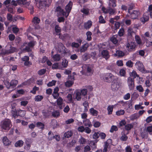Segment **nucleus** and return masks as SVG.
Wrapping results in <instances>:
<instances>
[{"mask_svg": "<svg viewBox=\"0 0 152 152\" xmlns=\"http://www.w3.org/2000/svg\"><path fill=\"white\" fill-rule=\"evenodd\" d=\"M23 143L22 140H19L15 143V146L16 147H22L23 144Z\"/></svg>", "mask_w": 152, "mask_h": 152, "instance_id": "obj_25", "label": "nucleus"}, {"mask_svg": "<svg viewBox=\"0 0 152 152\" xmlns=\"http://www.w3.org/2000/svg\"><path fill=\"white\" fill-rule=\"evenodd\" d=\"M128 13L131 18L133 19H136L140 14L139 11L137 10H133L132 12L129 11Z\"/></svg>", "mask_w": 152, "mask_h": 152, "instance_id": "obj_8", "label": "nucleus"}, {"mask_svg": "<svg viewBox=\"0 0 152 152\" xmlns=\"http://www.w3.org/2000/svg\"><path fill=\"white\" fill-rule=\"evenodd\" d=\"M37 126L39 128L43 129L44 128V125L40 122H37Z\"/></svg>", "mask_w": 152, "mask_h": 152, "instance_id": "obj_55", "label": "nucleus"}, {"mask_svg": "<svg viewBox=\"0 0 152 152\" xmlns=\"http://www.w3.org/2000/svg\"><path fill=\"white\" fill-rule=\"evenodd\" d=\"M56 81L55 80H52L51 82H49L47 84L48 87L52 86L55 85Z\"/></svg>", "mask_w": 152, "mask_h": 152, "instance_id": "obj_64", "label": "nucleus"}, {"mask_svg": "<svg viewBox=\"0 0 152 152\" xmlns=\"http://www.w3.org/2000/svg\"><path fill=\"white\" fill-rule=\"evenodd\" d=\"M40 21V19L37 17H35L33 19V22H34V23L36 24H37L39 23Z\"/></svg>", "mask_w": 152, "mask_h": 152, "instance_id": "obj_61", "label": "nucleus"}, {"mask_svg": "<svg viewBox=\"0 0 152 152\" xmlns=\"http://www.w3.org/2000/svg\"><path fill=\"white\" fill-rule=\"evenodd\" d=\"M116 1L110 0L109 2V5L110 7H115L116 6Z\"/></svg>", "mask_w": 152, "mask_h": 152, "instance_id": "obj_38", "label": "nucleus"}, {"mask_svg": "<svg viewBox=\"0 0 152 152\" xmlns=\"http://www.w3.org/2000/svg\"><path fill=\"white\" fill-rule=\"evenodd\" d=\"M90 57L89 54L87 53H85L82 56V58L84 61H86Z\"/></svg>", "mask_w": 152, "mask_h": 152, "instance_id": "obj_32", "label": "nucleus"}, {"mask_svg": "<svg viewBox=\"0 0 152 152\" xmlns=\"http://www.w3.org/2000/svg\"><path fill=\"white\" fill-rule=\"evenodd\" d=\"M125 113V111L124 110H120L116 112V114L118 115H123Z\"/></svg>", "mask_w": 152, "mask_h": 152, "instance_id": "obj_54", "label": "nucleus"}, {"mask_svg": "<svg viewBox=\"0 0 152 152\" xmlns=\"http://www.w3.org/2000/svg\"><path fill=\"white\" fill-rule=\"evenodd\" d=\"M79 142L80 144H83L86 143V140L84 138L81 137L79 139Z\"/></svg>", "mask_w": 152, "mask_h": 152, "instance_id": "obj_46", "label": "nucleus"}, {"mask_svg": "<svg viewBox=\"0 0 152 152\" xmlns=\"http://www.w3.org/2000/svg\"><path fill=\"white\" fill-rule=\"evenodd\" d=\"M139 117V114L137 113H134L130 117V118L131 120H134L137 119Z\"/></svg>", "mask_w": 152, "mask_h": 152, "instance_id": "obj_30", "label": "nucleus"}, {"mask_svg": "<svg viewBox=\"0 0 152 152\" xmlns=\"http://www.w3.org/2000/svg\"><path fill=\"white\" fill-rule=\"evenodd\" d=\"M50 112L48 111H45L43 110L42 111V113L45 118H48L50 115Z\"/></svg>", "mask_w": 152, "mask_h": 152, "instance_id": "obj_27", "label": "nucleus"}, {"mask_svg": "<svg viewBox=\"0 0 152 152\" xmlns=\"http://www.w3.org/2000/svg\"><path fill=\"white\" fill-rule=\"evenodd\" d=\"M56 11L57 13L60 15L65 16H66V12L63 9H62L60 7L57 8Z\"/></svg>", "mask_w": 152, "mask_h": 152, "instance_id": "obj_13", "label": "nucleus"}, {"mask_svg": "<svg viewBox=\"0 0 152 152\" xmlns=\"http://www.w3.org/2000/svg\"><path fill=\"white\" fill-rule=\"evenodd\" d=\"M68 61L66 59L63 60L62 62V65L63 67L64 68L68 66Z\"/></svg>", "mask_w": 152, "mask_h": 152, "instance_id": "obj_39", "label": "nucleus"}, {"mask_svg": "<svg viewBox=\"0 0 152 152\" xmlns=\"http://www.w3.org/2000/svg\"><path fill=\"white\" fill-rule=\"evenodd\" d=\"M101 53L102 57L104 58L106 60H107L110 57L109 53L107 50H103L101 52Z\"/></svg>", "mask_w": 152, "mask_h": 152, "instance_id": "obj_11", "label": "nucleus"}, {"mask_svg": "<svg viewBox=\"0 0 152 152\" xmlns=\"http://www.w3.org/2000/svg\"><path fill=\"white\" fill-rule=\"evenodd\" d=\"M89 47V45L88 43L84 44L80 48V53H84L87 50Z\"/></svg>", "mask_w": 152, "mask_h": 152, "instance_id": "obj_14", "label": "nucleus"}, {"mask_svg": "<svg viewBox=\"0 0 152 152\" xmlns=\"http://www.w3.org/2000/svg\"><path fill=\"white\" fill-rule=\"evenodd\" d=\"M4 83L7 88H13L17 85L18 81L15 80H12L10 83L8 81L6 80L4 81Z\"/></svg>", "mask_w": 152, "mask_h": 152, "instance_id": "obj_3", "label": "nucleus"}, {"mask_svg": "<svg viewBox=\"0 0 152 152\" xmlns=\"http://www.w3.org/2000/svg\"><path fill=\"white\" fill-rule=\"evenodd\" d=\"M72 135V133L71 132L68 131L64 134V136L66 138L70 137Z\"/></svg>", "mask_w": 152, "mask_h": 152, "instance_id": "obj_37", "label": "nucleus"}, {"mask_svg": "<svg viewBox=\"0 0 152 152\" xmlns=\"http://www.w3.org/2000/svg\"><path fill=\"white\" fill-rule=\"evenodd\" d=\"M18 115L21 117H23L25 114V112L24 110H20L18 112Z\"/></svg>", "mask_w": 152, "mask_h": 152, "instance_id": "obj_43", "label": "nucleus"}, {"mask_svg": "<svg viewBox=\"0 0 152 152\" xmlns=\"http://www.w3.org/2000/svg\"><path fill=\"white\" fill-rule=\"evenodd\" d=\"M46 71V69H41L38 71V73L39 75H42L45 74Z\"/></svg>", "mask_w": 152, "mask_h": 152, "instance_id": "obj_48", "label": "nucleus"}, {"mask_svg": "<svg viewBox=\"0 0 152 152\" xmlns=\"http://www.w3.org/2000/svg\"><path fill=\"white\" fill-rule=\"evenodd\" d=\"M118 129V128L116 126L113 125L112 126L110 131V132L113 133L114 131H117Z\"/></svg>", "mask_w": 152, "mask_h": 152, "instance_id": "obj_50", "label": "nucleus"}, {"mask_svg": "<svg viewBox=\"0 0 152 152\" xmlns=\"http://www.w3.org/2000/svg\"><path fill=\"white\" fill-rule=\"evenodd\" d=\"M121 134L122 136L120 138V140L123 141H126L128 139V137L125 134L124 132H121Z\"/></svg>", "mask_w": 152, "mask_h": 152, "instance_id": "obj_20", "label": "nucleus"}, {"mask_svg": "<svg viewBox=\"0 0 152 152\" xmlns=\"http://www.w3.org/2000/svg\"><path fill=\"white\" fill-rule=\"evenodd\" d=\"M135 39L137 42L139 44L141 43V42L140 37L137 35L135 36Z\"/></svg>", "mask_w": 152, "mask_h": 152, "instance_id": "obj_60", "label": "nucleus"}, {"mask_svg": "<svg viewBox=\"0 0 152 152\" xmlns=\"http://www.w3.org/2000/svg\"><path fill=\"white\" fill-rule=\"evenodd\" d=\"M103 80L106 82L110 83L113 80L116 79L114 76L111 73L107 74L103 78Z\"/></svg>", "mask_w": 152, "mask_h": 152, "instance_id": "obj_4", "label": "nucleus"}, {"mask_svg": "<svg viewBox=\"0 0 152 152\" xmlns=\"http://www.w3.org/2000/svg\"><path fill=\"white\" fill-rule=\"evenodd\" d=\"M135 65L138 70L142 73H145V69L142 62L140 61H137Z\"/></svg>", "mask_w": 152, "mask_h": 152, "instance_id": "obj_7", "label": "nucleus"}, {"mask_svg": "<svg viewBox=\"0 0 152 152\" xmlns=\"http://www.w3.org/2000/svg\"><path fill=\"white\" fill-rule=\"evenodd\" d=\"M11 125V121L9 119H5L2 121L0 124V126L1 128L5 130H9Z\"/></svg>", "mask_w": 152, "mask_h": 152, "instance_id": "obj_1", "label": "nucleus"}, {"mask_svg": "<svg viewBox=\"0 0 152 152\" xmlns=\"http://www.w3.org/2000/svg\"><path fill=\"white\" fill-rule=\"evenodd\" d=\"M57 104L61 105L62 104L63 99L61 97H59L57 100Z\"/></svg>", "mask_w": 152, "mask_h": 152, "instance_id": "obj_59", "label": "nucleus"}, {"mask_svg": "<svg viewBox=\"0 0 152 152\" xmlns=\"http://www.w3.org/2000/svg\"><path fill=\"white\" fill-rule=\"evenodd\" d=\"M148 17L146 16H144L143 17L140 18V20L143 23L148 20Z\"/></svg>", "mask_w": 152, "mask_h": 152, "instance_id": "obj_35", "label": "nucleus"}, {"mask_svg": "<svg viewBox=\"0 0 152 152\" xmlns=\"http://www.w3.org/2000/svg\"><path fill=\"white\" fill-rule=\"evenodd\" d=\"M81 95L80 92H77L75 93L74 94V99H76L78 101H79L81 99Z\"/></svg>", "mask_w": 152, "mask_h": 152, "instance_id": "obj_17", "label": "nucleus"}, {"mask_svg": "<svg viewBox=\"0 0 152 152\" xmlns=\"http://www.w3.org/2000/svg\"><path fill=\"white\" fill-rule=\"evenodd\" d=\"M128 83L129 89L133 90L134 87V82L133 78L131 77H129L128 78Z\"/></svg>", "mask_w": 152, "mask_h": 152, "instance_id": "obj_10", "label": "nucleus"}, {"mask_svg": "<svg viewBox=\"0 0 152 152\" xmlns=\"http://www.w3.org/2000/svg\"><path fill=\"white\" fill-rule=\"evenodd\" d=\"M72 2L70 1L69 3L66 6L65 9L66 12V17H67L69 15V13L70 12L72 6Z\"/></svg>", "mask_w": 152, "mask_h": 152, "instance_id": "obj_9", "label": "nucleus"}, {"mask_svg": "<svg viewBox=\"0 0 152 152\" xmlns=\"http://www.w3.org/2000/svg\"><path fill=\"white\" fill-rule=\"evenodd\" d=\"M116 54L118 56H123L124 55V53L120 50H117L116 51Z\"/></svg>", "mask_w": 152, "mask_h": 152, "instance_id": "obj_52", "label": "nucleus"}, {"mask_svg": "<svg viewBox=\"0 0 152 152\" xmlns=\"http://www.w3.org/2000/svg\"><path fill=\"white\" fill-rule=\"evenodd\" d=\"M4 144L6 146H8L10 145L11 142L6 137H4L2 140Z\"/></svg>", "mask_w": 152, "mask_h": 152, "instance_id": "obj_19", "label": "nucleus"}, {"mask_svg": "<svg viewBox=\"0 0 152 152\" xmlns=\"http://www.w3.org/2000/svg\"><path fill=\"white\" fill-rule=\"evenodd\" d=\"M86 35L87 36V39L88 41H90L91 39L92 38L91 35H92V33L90 31H88L87 32L86 34Z\"/></svg>", "mask_w": 152, "mask_h": 152, "instance_id": "obj_41", "label": "nucleus"}, {"mask_svg": "<svg viewBox=\"0 0 152 152\" xmlns=\"http://www.w3.org/2000/svg\"><path fill=\"white\" fill-rule=\"evenodd\" d=\"M115 10L114 9H113L110 7H109L108 8V13L111 15H113L114 14Z\"/></svg>", "mask_w": 152, "mask_h": 152, "instance_id": "obj_62", "label": "nucleus"}, {"mask_svg": "<svg viewBox=\"0 0 152 152\" xmlns=\"http://www.w3.org/2000/svg\"><path fill=\"white\" fill-rule=\"evenodd\" d=\"M27 47H28L29 49L30 50L27 51V52H29L31 51V49L30 48L33 47L34 45V42L33 41H31L28 43H27Z\"/></svg>", "mask_w": 152, "mask_h": 152, "instance_id": "obj_31", "label": "nucleus"}, {"mask_svg": "<svg viewBox=\"0 0 152 152\" xmlns=\"http://www.w3.org/2000/svg\"><path fill=\"white\" fill-rule=\"evenodd\" d=\"M52 116L54 117L57 118L60 115L59 112L57 111H55L52 113Z\"/></svg>", "mask_w": 152, "mask_h": 152, "instance_id": "obj_40", "label": "nucleus"}, {"mask_svg": "<svg viewBox=\"0 0 152 152\" xmlns=\"http://www.w3.org/2000/svg\"><path fill=\"white\" fill-rule=\"evenodd\" d=\"M87 89H84L81 90L80 93L81 96H85L87 94Z\"/></svg>", "mask_w": 152, "mask_h": 152, "instance_id": "obj_57", "label": "nucleus"}, {"mask_svg": "<svg viewBox=\"0 0 152 152\" xmlns=\"http://www.w3.org/2000/svg\"><path fill=\"white\" fill-rule=\"evenodd\" d=\"M119 36L117 35H113L111 38V41L114 44H117L118 41Z\"/></svg>", "mask_w": 152, "mask_h": 152, "instance_id": "obj_15", "label": "nucleus"}, {"mask_svg": "<svg viewBox=\"0 0 152 152\" xmlns=\"http://www.w3.org/2000/svg\"><path fill=\"white\" fill-rule=\"evenodd\" d=\"M124 30L123 28H121L118 32L119 36L121 37L123 35L124 33Z\"/></svg>", "mask_w": 152, "mask_h": 152, "instance_id": "obj_56", "label": "nucleus"}, {"mask_svg": "<svg viewBox=\"0 0 152 152\" xmlns=\"http://www.w3.org/2000/svg\"><path fill=\"white\" fill-rule=\"evenodd\" d=\"M120 86L118 79H116L113 80L111 83V88L113 91H115L117 90Z\"/></svg>", "mask_w": 152, "mask_h": 152, "instance_id": "obj_5", "label": "nucleus"}, {"mask_svg": "<svg viewBox=\"0 0 152 152\" xmlns=\"http://www.w3.org/2000/svg\"><path fill=\"white\" fill-rule=\"evenodd\" d=\"M92 22L90 20L88 21L86 23H85L84 28L86 29H89L92 25Z\"/></svg>", "mask_w": 152, "mask_h": 152, "instance_id": "obj_26", "label": "nucleus"}, {"mask_svg": "<svg viewBox=\"0 0 152 152\" xmlns=\"http://www.w3.org/2000/svg\"><path fill=\"white\" fill-rule=\"evenodd\" d=\"M52 68L53 69H62V68H60L58 66V63H57L53 64L52 66Z\"/></svg>", "mask_w": 152, "mask_h": 152, "instance_id": "obj_53", "label": "nucleus"}, {"mask_svg": "<svg viewBox=\"0 0 152 152\" xmlns=\"http://www.w3.org/2000/svg\"><path fill=\"white\" fill-rule=\"evenodd\" d=\"M128 34L129 36L132 37L134 34H135L132 28H129L127 30Z\"/></svg>", "mask_w": 152, "mask_h": 152, "instance_id": "obj_28", "label": "nucleus"}, {"mask_svg": "<svg viewBox=\"0 0 152 152\" xmlns=\"http://www.w3.org/2000/svg\"><path fill=\"white\" fill-rule=\"evenodd\" d=\"M55 31L56 32L59 33L61 32V28L58 25H56L55 26Z\"/></svg>", "mask_w": 152, "mask_h": 152, "instance_id": "obj_58", "label": "nucleus"}, {"mask_svg": "<svg viewBox=\"0 0 152 152\" xmlns=\"http://www.w3.org/2000/svg\"><path fill=\"white\" fill-rule=\"evenodd\" d=\"M136 44L134 42H129L126 44L127 49L129 52L134 51L136 47Z\"/></svg>", "mask_w": 152, "mask_h": 152, "instance_id": "obj_6", "label": "nucleus"}, {"mask_svg": "<svg viewBox=\"0 0 152 152\" xmlns=\"http://www.w3.org/2000/svg\"><path fill=\"white\" fill-rule=\"evenodd\" d=\"M90 9L84 7L81 10V12L86 15H90Z\"/></svg>", "mask_w": 152, "mask_h": 152, "instance_id": "obj_18", "label": "nucleus"}, {"mask_svg": "<svg viewBox=\"0 0 152 152\" xmlns=\"http://www.w3.org/2000/svg\"><path fill=\"white\" fill-rule=\"evenodd\" d=\"M39 9L44 8L45 7H49L51 2V0H39Z\"/></svg>", "mask_w": 152, "mask_h": 152, "instance_id": "obj_2", "label": "nucleus"}, {"mask_svg": "<svg viewBox=\"0 0 152 152\" xmlns=\"http://www.w3.org/2000/svg\"><path fill=\"white\" fill-rule=\"evenodd\" d=\"M7 18L8 20L10 22L12 21L13 17L12 15L11 14L9 13H7Z\"/></svg>", "mask_w": 152, "mask_h": 152, "instance_id": "obj_42", "label": "nucleus"}, {"mask_svg": "<svg viewBox=\"0 0 152 152\" xmlns=\"http://www.w3.org/2000/svg\"><path fill=\"white\" fill-rule=\"evenodd\" d=\"M27 43L25 42L21 46V49L23 51H29L30 50L29 49L28 47H27Z\"/></svg>", "mask_w": 152, "mask_h": 152, "instance_id": "obj_21", "label": "nucleus"}, {"mask_svg": "<svg viewBox=\"0 0 152 152\" xmlns=\"http://www.w3.org/2000/svg\"><path fill=\"white\" fill-rule=\"evenodd\" d=\"M134 125L132 124H126L125 126V129L127 131L130 130L131 129L133 128Z\"/></svg>", "mask_w": 152, "mask_h": 152, "instance_id": "obj_24", "label": "nucleus"}, {"mask_svg": "<svg viewBox=\"0 0 152 152\" xmlns=\"http://www.w3.org/2000/svg\"><path fill=\"white\" fill-rule=\"evenodd\" d=\"M90 111L91 114L93 116H97L98 114V112L94 109L93 108H91Z\"/></svg>", "mask_w": 152, "mask_h": 152, "instance_id": "obj_29", "label": "nucleus"}, {"mask_svg": "<svg viewBox=\"0 0 152 152\" xmlns=\"http://www.w3.org/2000/svg\"><path fill=\"white\" fill-rule=\"evenodd\" d=\"M74 82L72 80H68L65 83V86L67 87H71L73 84Z\"/></svg>", "mask_w": 152, "mask_h": 152, "instance_id": "obj_36", "label": "nucleus"}, {"mask_svg": "<svg viewBox=\"0 0 152 152\" xmlns=\"http://www.w3.org/2000/svg\"><path fill=\"white\" fill-rule=\"evenodd\" d=\"M133 62L131 60H129L126 63V65L129 67H132L133 66Z\"/></svg>", "mask_w": 152, "mask_h": 152, "instance_id": "obj_47", "label": "nucleus"}, {"mask_svg": "<svg viewBox=\"0 0 152 152\" xmlns=\"http://www.w3.org/2000/svg\"><path fill=\"white\" fill-rule=\"evenodd\" d=\"M58 47L57 50L58 52L61 53L64 51L65 48L62 43L59 42L58 43Z\"/></svg>", "mask_w": 152, "mask_h": 152, "instance_id": "obj_12", "label": "nucleus"}, {"mask_svg": "<svg viewBox=\"0 0 152 152\" xmlns=\"http://www.w3.org/2000/svg\"><path fill=\"white\" fill-rule=\"evenodd\" d=\"M52 58L54 61H59L61 58V56L60 54H56L53 55Z\"/></svg>", "mask_w": 152, "mask_h": 152, "instance_id": "obj_23", "label": "nucleus"}, {"mask_svg": "<svg viewBox=\"0 0 152 152\" xmlns=\"http://www.w3.org/2000/svg\"><path fill=\"white\" fill-rule=\"evenodd\" d=\"M130 76H131L132 78L133 79L136 77L137 76L136 72L135 71H133V72L131 74Z\"/></svg>", "mask_w": 152, "mask_h": 152, "instance_id": "obj_63", "label": "nucleus"}, {"mask_svg": "<svg viewBox=\"0 0 152 152\" xmlns=\"http://www.w3.org/2000/svg\"><path fill=\"white\" fill-rule=\"evenodd\" d=\"M16 1L18 4L19 5L26 4L29 5L30 4L29 2H27L26 0H17Z\"/></svg>", "mask_w": 152, "mask_h": 152, "instance_id": "obj_22", "label": "nucleus"}, {"mask_svg": "<svg viewBox=\"0 0 152 152\" xmlns=\"http://www.w3.org/2000/svg\"><path fill=\"white\" fill-rule=\"evenodd\" d=\"M43 99V97L42 96L38 95L35 97V100L37 102L40 101Z\"/></svg>", "mask_w": 152, "mask_h": 152, "instance_id": "obj_44", "label": "nucleus"}, {"mask_svg": "<svg viewBox=\"0 0 152 152\" xmlns=\"http://www.w3.org/2000/svg\"><path fill=\"white\" fill-rule=\"evenodd\" d=\"M97 142V141L96 140L94 141H92L90 142V145L93 150L96 149V145L95 143H96Z\"/></svg>", "mask_w": 152, "mask_h": 152, "instance_id": "obj_33", "label": "nucleus"}, {"mask_svg": "<svg viewBox=\"0 0 152 152\" xmlns=\"http://www.w3.org/2000/svg\"><path fill=\"white\" fill-rule=\"evenodd\" d=\"M12 31L13 33L16 34L19 31V28L16 26H15L12 28Z\"/></svg>", "mask_w": 152, "mask_h": 152, "instance_id": "obj_49", "label": "nucleus"}, {"mask_svg": "<svg viewBox=\"0 0 152 152\" xmlns=\"http://www.w3.org/2000/svg\"><path fill=\"white\" fill-rule=\"evenodd\" d=\"M141 136L142 138H147L148 137V133L146 131H144L141 133Z\"/></svg>", "mask_w": 152, "mask_h": 152, "instance_id": "obj_51", "label": "nucleus"}, {"mask_svg": "<svg viewBox=\"0 0 152 152\" xmlns=\"http://www.w3.org/2000/svg\"><path fill=\"white\" fill-rule=\"evenodd\" d=\"M113 105H109V106L107 108V110L108 111V114L109 115H110L112 114L113 109Z\"/></svg>", "mask_w": 152, "mask_h": 152, "instance_id": "obj_34", "label": "nucleus"}, {"mask_svg": "<svg viewBox=\"0 0 152 152\" xmlns=\"http://www.w3.org/2000/svg\"><path fill=\"white\" fill-rule=\"evenodd\" d=\"M83 123L85 126H88V127H91L92 126L91 122L89 119H86L83 121Z\"/></svg>", "mask_w": 152, "mask_h": 152, "instance_id": "obj_16", "label": "nucleus"}, {"mask_svg": "<svg viewBox=\"0 0 152 152\" xmlns=\"http://www.w3.org/2000/svg\"><path fill=\"white\" fill-rule=\"evenodd\" d=\"M48 140H52L54 138V136L51 132H49L48 133Z\"/></svg>", "mask_w": 152, "mask_h": 152, "instance_id": "obj_45", "label": "nucleus"}]
</instances>
